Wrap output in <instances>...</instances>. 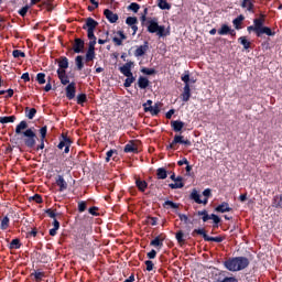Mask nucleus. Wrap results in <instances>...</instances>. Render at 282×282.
<instances>
[{
    "label": "nucleus",
    "mask_w": 282,
    "mask_h": 282,
    "mask_svg": "<svg viewBox=\"0 0 282 282\" xmlns=\"http://www.w3.org/2000/svg\"><path fill=\"white\" fill-rule=\"evenodd\" d=\"M15 134L21 135V140L28 149H34L36 147V132L28 128V121H21L15 127Z\"/></svg>",
    "instance_id": "f257e3e1"
},
{
    "label": "nucleus",
    "mask_w": 282,
    "mask_h": 282,
    "mask_svg": "<svg viewBox=\"0 0 282 282\" xmlns=\"http://www.w3.org/2000/svg\"><path fill=\"white\" fill-rule=\"evenodd\" d=\"M224 265L229 272H240V270H246L250 265V260L246 257L229 258L224 262Z\"/></svg>",
    "instance_id": "f03ea898"
},
{
    "label": "nucleus",
    "mask_w": 282,
    "mask_h": 282,
    "mask_svg": "<svg viewBox=\"0 0 282 282\" xmlns=\"http://www.w3.org/2000/svg\"><path fill=\"white\" fill-rule=\"evenodd\" d=\"M147 28L150 34H156V36H160V39H162V36H166V28L164 25H160L156 18L148 20Z\"/></svg>",
    "instance_id": "7ed1b4c3"
},
{
    "label": "nucleus",
    "mask_w": 282,
    "mask_h": 282,
    "mask_svg": "<svg viewBox=\"0 0 282 282\" xmlns=\"http://www.w3.org/2000/svg\"><path fill=\"white\" fill-rule=\"evenodd\" d=\"M96 28H98V22L94 20V18H87L86 23L83 26V30H87L89 41L96 39V35L94 34V30H96Z\"/></svg>",
    "instance_id": "20e7f679"
},
{
    "label": "nucleus",
    "mask_w": 282,
    "mask_h": 282,
    "mask_svg": "<svg viewBox=\"0 0 282 282\" xmlns=\"http://www.w3.org/2000/svg\"><path fill=\"white\" fill-rule=\"evenodd\" d=\"M176 144H184L185 147H191V140H184V135H175L169 149H175Z\"/></svg>",
    "instance_id": "39448f33"
},
{
    "label": "nucleus",
    "mask_w": 282,
    "mask_h": 282,
    "mask_svg": "<svg viewBox=\"0 0 282 282\" xmlns=\"http://www.w3.org/2000/svg\"><path fill=\"white\" fill-rule=\"evenodd\" d=\"M69 147H72V140H69V138L63 135V139L58 143L57 148L61 150L64 149V153H69Z\"/></svg>",
    "instance_id": "423d86ee"
},
{
    "label": "nucleus",
    "mask_w": 282,
    "mask_h": 282,
    "mask_svg": "<svg viewBox=\"0 0 282 282\" xmlns=\"http://www.w3.org/2000/svg\"><path fill=\"white\" fill-rule=\"evenodd\" d=\"M148 51H149V42H144L143 45H140L137 47V50L134 51V56H137V58H140V56H144Z\"/></svg>",
    "instance_id": "0eeeda50"
},
{
    "label": "nucleus",
    "mask_w": 282,
    "mask_h": 282,
    "mask_svg": "<svg viewBox=\"0 0 282 282\" xmlns=\"http://www.w3.org/2000/svg\"><path fill=\"white\" fill-rule=\"evenodd\" d=\"M131 67H133V62H128L123 66H121L119 70L126 77L133 76V73H131Z\"/></svg>",
    "instance_id": "6e6552de"
},
{
    "label": "nucleus",
    "mask_w": 282,
    "mask_h": 282,
    "mask_svg": "<svg viewBox=\"0 0 282 282\" xmlns=\"http://www.w3.org/2000/svg\"><path fill=\"white\" fill-rule=\"evenodd\" d=\"M66 97L68 98V100H73V98L76 97V84L75 83H70L66 87Z\"/></svg>",
    "instance_id": "1a4fd4ad"
},
{
    "label": "nucleus",
    "mask_w": 282,
    "mask_h": 282,
    "mask_svg": "<svg viewBox=\"0 0 282 282\" xmlns=\"http://www.w3.org/2000/svg\"><path fill=\"white\" fill-rule=\"evenodd\" d=\"M164 239H166V237H164V235H160L151 240L150 246H153L154 248H162V246H164Z\"/></svg>",
    "instance_id": "9d476101"
},
{
    "label": "nucleus",
    "mask_w": 282,
    "mask_h": 282,
    "mask_svg": "<svg viewBox=\"0 0 282 282\" xmlns=\"http://www.w3.org/2000/svg\"><path fill=\"white\" fill-rule=\"evenodd\" d=\"M124 153H138V142L130 141L124 147Z\"/></svg>",
    "instance_id": "9b49d317"
},
{
    "label": "nucleus",
    "mask_w": 282,
    "mask_h": 282,
    "mask_svg": "<svg viewBox=\"0 0 282 282\" xmlns=\"http://www.w3.org/2000/svg\"><path fill=\"white\" fill-rule=\"evenodd\" d=\"M73 50H74L75 54H80V52H83V50H85V42L80 39H76L75 43L73 45Z\"/></svg>",
    "instance_id": "f8f14e48"
},
{
    "label": "nucleus",
    "mask_w": 282,
    "mask_h": 282,
    "mask_svg": "<svg viewBox=\"0 0 282 282\" xmlns=\"http://www.w3.org/2000/svg\"><path fill=\"white\" fill-rule=\"evenodd\" d=\"M116 34L117 36H115L112 41L115 45L120 46L122 45V41H127V35H124V32L122 31H118Z\"/></svg>",
    "instance_id": "ddd939ff"
},
{
    "label": "nucleus",
    "mask_w": 282,
    "mask_h": 282,
    "mask_svg": "<svg viewBox=\"0 0 282 282\" xmlns=\"http://www.w3.org/2000/svg\"><path fill=\"white\" fill-rule=\"evenodd\" d=\"M257 36H261L262 34H267V36H274V32H272V29L268 26H261L260 29L256 30Z\"/></svg>",
    "instance_id": "4468645a"
},
{
    "label": "nucleus",
    "mask_w": 282,
    "mask_h": 282,
    "mask_svg": "<svg viewBox=\"0 0 282 282\" xmlns=\"http://www.w3.org/2000/svg\"><path fill=\"white\" fill-rule=\"evenodd\" d=\"M183 102H188L191 100V85L186 84L183 88V94L181 95Z\"/></svg>",
    "instance_id": "2eb2a0df"
},
{
    "label": "nucleus",
    "mask_w": 282,
    "mask_h": 282,
    "mask_svg": "<svg viewBox=\"0 0 282 282\" xmlns=\"http://www.w3.org/2000/svg\"><path fill=\"white\" fill-rule=\"evenodd\" d=\"M104 14L106 17V19L110 22V23H117L118 21V15L116 13H113L111 10L106 9L104 11Z\"/></svg>",
    "instance_id": "dca6fc26"
},
{
    "label": "nucleus",
    "mask_w": 282,
    "mask_h": 282,
    "mask_svg": "<svg viewBox=\"0 0 282 282\" xmlns=\"http://www.w3.org/2000/svg\"><path fill=\"white\" fill-rule=\"evenodd\" d=\"M57 76H58L62 85H69V77L65 73V69H57Z\"/></svg>",
    "instance_id": "f3484780"
},
{
    "label": "nucleus",
    "mask_w": 282,
    "mask_h": 282,
    "mask_svg": "<svg viewBox=\"0 0 282 282\" xmlns=\"http://www.w3.org/2000/svg\"><path fill=\"white\" fill-rule=\"evenodd\" d=\"M162 107V104H155L154 106L145 107V112H149L152 116H158L160 113V108Z\"/></svg>",
    "instance_id": "a211bd4d"
},
{
    "label": "nucleus",
    "mask_w": 282,
    "mask_h": 282,
    "mask_svg": "<svg viewBox=\"0 0 282 282\" xmlns=\"http://www.w3.org/2000/svg\"><path fill=\"white\" fill-rule=\"evenodd\" d=\"M241 8H245L248 12H254V2L252 0H242Z\"/></svg>",
    "instance_id": "6ab92c4d"
},
{
    "label": "nucleus",
    "mask_w": 282,
    "mask_h": 282,
    "mask_svg": "<svg viewBox=\"0 0 282 282\" xmlns=\"http://www.w3.org/2000/svg\"><path fill=\"white\" fill-rule=\"evenodd\" d=\"M171 127L173 129V131H175L176 133H180V131H182V129H184V121H171Z\"/></svg>",
    "instance_id": "aec40b11"
},
{
    "label": "nucleus",
    "mask_w": 282,
    "mask_h": 282,
    "mask_svg": "<svg viewBox=\"0 0 282 282\" xmlns=\"http://www.w3.org/2000/svg\"><path fill=\"white\" fill-rule=\"evenodd\" d=\"M230 210H232V208H230V205L226 202L216 207V213H230Z\"/></svg>",
    "instance_id": "412c9836"
},
{
    "label": "nucleus",
    "mask_w": 282,
    "mask_h": 282,
    "mask_svg": "<svg viewBox=\"0 0 282 282\" xmlns=\"http://www.w3.org/2000/svg\"><path fill=\"white\" fill-rule=\"evenodd\" d=\"M192 199H194V202H196V204H208V198H205L204 200L199 199V193H197L196 189H194L191 194Z\"/></svg>",
    "instance_id": "4be33fe9"
},
{
    "label": "nucleus",
    "mask_w": 282,
    "mask_h": 282,
    "mask_svg": "<svg viewBox=\"0 0 282 282\" xmlns=\"http://www.w3.org/2000/svg\"><path fill=\"white\" fill-rule=\"evenodd\" d=\"M218 34H219L220 36H224V35H226V34L235 35V31H234V30L231 31V30H230V26L224 24V25L220 28V30H218Z\"/></svg>",
    "instance_id": "5701e85b"
},
{
    "label": "nucleus",
    "mask_w": 282,
    "mask_h": 282,
    "mask_svg": "<svg viewBox=\"0 0 282 282\" xmlns=\"http://www.w3.org/2000/svg\"><path fill=\"white\" fill-rule=\"evenodd\" d=\"M56 184L57 186H59V191H66L67 188V182H65V178H63L62 175H58L57 180H56Z\"/></svg>",
    "instance_id": "b1692460"
},
{
    "label": "nucleus",
    "mask_w": 282,
    "mask_h": 282,
    "mask_svg": "<svg viewBox=\"0 0 282 282\" xmlns=\"http://www.w3.org/2000/svg\"><path fill=\"white\" fill-rule=\"evenodd\" d=\"M58 67L59 69H67V67H69V61L67 59V57H62L59 61H58Z\"/></svg>",
    "instance_id": "393cba45"
},
{
    "label": "nucleus",
    "mask_w": 282,
    "mask_h": 282,
    "mask_svg": "<svg viewBox=\"0 0 282 282\" xmlns=\"http://www.w3.org/2000/svg\"><path fill=\"white\" fill-rule=\"evenodd\" d=\"M138 85L140 89H147L149 87V79L147 77H139Z\"/></svg>",
    "instance_id": "a878e982"
},
{
    "label": "nucleus",
    "mask_w": 282,
    "mask_h": 282,
    "mask_svg": "<svg viewBox=\"0 0 282 282\" xmlns=\"http://www.w3.org/2000/svg\"><path fill=\"white\" fill-rule=\"evenodd\" d=\"M96 58V50L88 48L86 53V63H89Z\"/></svg>",
    "instance_id": "bb28decb"
},
{
    "label": "nucleus",
    "mask_w": 282,
    "mask_h": 282,
    "mask_svg": "<svg viewBox=\"0 0 282 282\" xmlns=\"http://www.w3.org/2000/svg\"><path fill=\"white\" fill-rule=\"evenodd\" d=\"M272 206L273 208H282V195L274 196Z\"/></svg>",
    "instance_id": "cd10ccee"
},
{
    "label": "nucleus",
    "mask_w": 282,
    "mask_h": 282,
    "mask_svg": "<svg viewBox=\"0 0 282 282\" xmlns=\"http://www.w3.org/2000/svg\"><path fill=\"white\" fill-rule=\"evenodd\" d=\"M204 240L205 241H215L216 243H221V241H224V238L223 237H210L208 235H205Z\"/></svg>",
    "instance_id": "c85d7f7f"
},
{
    "label": "nucleus",
    "mask_w": 282,
    "mask_h": 282,
    "mask_svg": "<svg viewBox=\"0 0 282 282\" xmlns=\"http://www.w3.org/2000/svg\"><path fill=\"white\" fill-rule=\"evenodd\" d=\"M14 120H17L15 116L0 117L1 124H8V122H14Z\"/></svg>",
    "instance_id": "c756f323"
},
{
    "label": "nucleus",
    "mask_w": 282,
    "mask_h": 282,
    "mask_svg": "<svg viewBox=\"0 0 282 282\" xmlns=\"http://www.w3.org/2000/svg\"><path fill=\"white\" fill-rule=\"evenodd\" d=\"M9 226H10V218L8 216H6L1 220L0 228H1V230H8Z\"/></svg>",
    "instance_id": "7c9ffc66"
},
{
    "label": "nucleus",
    "mask_w": 282,
    "mask_h": 282,
    "mask_svg": "<svg viewBox=\"0 0 282 282\" xmlns=\"http://www.w3.org/2000/svg\"><path fill=\"white\" fill-rule=\"evenodd\" d=\"M135 184H137V187L139 188V191H141L142 193H144V191H147L148 184L145 183V181L137 180Z\"/></svg>",
    "instance_id": "2f4dec72"
},
{
    "label": "nucleus",
    "mask_w": 282,
    "mask_h": 282,
    "mask_svg": "<svg viewBox=\"0 0 282 282\" xmlns=\"http://www.w3.org/2000/svg\"><path fill=\"white\" fill-rule=\"evenodd\" d=\"M75 64H76L77 69L80 72L83 69V67H85V64H83V56L78 55L75 58Z\"/></svg>",
    "instance_id": "473e14b6"
},
{
    "label": "nucleus",
    "mask_w": 282,
    "mask_h": 282,
    "mask_svg": "<svg viewBox=\"0 0 282 282\" xmlns=\"http://www.w3.org/2000/svg\"><path fill=\"white\" fill-rule=\"evenodd\" d=\"M156 175L159 180H166L167 177L166 170L163 167H160L156 172Z\"/></svg>",
    "instance_id": "72a5a7b5"
},
{
    "label": "nucleus",
    "mask_w": 282,
    "mask_h": 282,
    "mask_svg": "<svg viewBox=\"0 0 282 282\" xmlns=\"http://www.w3.org/2000/svg\"><path fill=\"white\" fill-rule=\"evenodd\" d=\"M171 188H184V183H182V177H177L176 182L173 184H170Z\"/></svg>",
    "instance_id": "f704fd0d"
},
{
    "label": "nucleus",
    "mask_w": 282,
    "mask_h": 282,
    "mask_svg": "<svg viewBox=\"0 0 282 282\" xmlns=\"http://www.w3.org/2000/svg\"><path fill=\"white\" fill-rule=\"evenodd\" d=\"M127 25H129L130 28L133 25H138V18L135 17H128L126 20Z\"/></svg>",
    "instance_id": "c9c22d12"
},
{
    "label": "nucleus",
    "mask_w": 282,
    "mask_h": 282,
    "mask_svg": "<svg viewBox=\"0 0 282 282\" xmlns=\"http://www.w3.org/2000/svg\"><path fill=\"white\" fill-rule=\"evenodd\" d=\"M238 41L241 43V45H243L246 50H250V41H248L246 36L239 37Z\"/></svg>",
    "instance_id": "e433bc0d"
},
{
    "label": "nucleus",
    "mask_w": 282,
    "mask_h": 282,
    "mask_svg": "<svg viewBox=\"0 0 282 282\" xmlns=\"http://www.w3.org/2000/svg\"><path fill=\"white\" fill-rule=\"evenodd\" d=\"M159 8L161 10H171V4L166 0H159Z\"/></svg>",
    "instance_id": "4c0bfd02"
},
{
    "label": "nucleus",
    "mask_w": 282,
    "mask_h": 282,
    "mask_svg": "<svg viewBox=\"0 0 282 282\" xmlns=\"http://www.w3.org/2000/svg\"><path fill=\"white\" fill-rule=\"evenodd\" d=\"M242 22H243V15H239L238 18H236V19L232 21V23H234L236 30H239V29H240L239 25H241Z\"/></svg>",
    "instance_id": "58836bf2"
},
{
    "label": "nucleus",
    "mask_w": 282,
    "mask_h": 282,
    "mask_svg": "<svg viewBox=\"0 0 282 282\" xmlns=\"http://www.w3.org/2000/svg\"><path fill=\"white\" fill-rule=\"evenodd\" d=\"M256 30H259L260 28H263V23H265L264 19H254L253 20Z\"/></svg>",
    "instance_id": "ea45409f"
},
{
    "label": "nucleus",
    "mask_w": 282,
    "mask_h": 282,
    "mask_svg": "<svg viewBox=\"0 0 282 282\" xmlns=\"http://www.w3.org/2000/svg\"><path fill=\"white\" fill-rule=\"evenodd\" d=\"M133 83H135V77L132 76H128L127 79L124 80V87H131V85H133Z\"/></svg>",
    "instance_id": "a19ab883"
},
{
    "label": "nucleus",
    "mask_w": 282,
    "mask_h": 282,
    "mask_svg": "<svg viewBox=\"0 0 282 282\" xmlns=\"http://www.w3.org/2000/svg\"><path fill=\"white\" fill-rule=\"evenodd\" d=\"M12 54L14 58H25V53L20 50H14Z\"/></svg>",
    "instance_id": "79ce46f5"
},
{
    "label": "nucleus",
    "mask_w": 282,
    "mask_h": 282,
    "mask_svg": "<svg viewBox=\"0 0 282 282\" xmlns=\"http://www.w3.org/2000/svg\"><path fill=\"white\" fill-rule=\"evenodd\" d=\"M31 276H34L36 282H41V280L43 279V276H45V274L43 272H34L31 274Z\"/></svg>",
    "instance_id": "37998d69"
},
{
    "label": "nucleus",
    "mask_w": 282,
    "mask_h": 282,
    "mask_svg": "<svg viewBox=\"0 0 282 282\" xmlns=\"http://www.w3.org/2000/svg\"><path fill=\"white\" fill-rule=\"evenodd\" d=\"M198 216L203 217V221H208V219H210V216L208 215V212H206V210L198 212Z\"/></svg>",
    "instance_id": "c03bdc74"
},
{
    "label": "nucleus",
    "mask_w": 282,
    "mask_h": 282,
    "mask_svg": "<svg viewBox=\"0 0 282 282\" xmlns=\"http://www.w3.org/2000/svg\"><path fill=\"white\" fill-rule=\"evenodd\" d=\"M41 140H45L47 138V126H44L40 129Z\"/></svg>",
    "instance_id": "a18cd8bd"
},
{
    "label": "nucleus",
    "mask_w": 282,
    "mask_h": 282,
    "mask_svg": "<svg viewBox=\"0 0 282 282\" xmlns=\"http://www.w3.org/2000/svg\"><path fill=\"white\" fill-rule=\"evenodd\" d=\"M36 80L40 85H45V74L43 73H39L37 74V77H36Z\"/></svg>",
    "instance_id": "49530a36"
},
{
    "label": "nucleus",
    "mask_w": 282,
    "mask_h": 282,
    "mask_svg": "<svg viewBox=\"0 0 282 282\" xmlns=\"http://www.w3.org/2000/svg\"><path fill=\"white\" fill-rule=\"evenodd\" d=\"M83 102H87V95L82 94L77 97V105H83Z\"/></svg>",
    "instance_id": "de8ad7c7"
},
{
    "label": "nucleus",
    "mask_w": 282,
    "mask_h": 282,
    "mask_svg": "<svg viewBox=\"0 0 282 282\" xmlns=\"http://www.w3.org/2000/svg\"><path fill=\"white\" fill-rule=\"evenodd\" d=\"M163 206H164V208H166L167 206L170 208H180V205H177V204H175V203H173L171 200H166Z\"/></svg>",
    "instance_id": "09e8293b"
},
{
    "label": "nucleus",
    "mask_w": 282,
    "mask_h": 282,
    "mask_svg": "<svg viewBox=\"0 0 282 282\" xmlns=\"http://www.w3.org/2000/svg\"><path fill=\"white\" fill-rule=\"evenodd\" d=\"M141 72L147 76H153V74H155V69H152V68H142Z\"/></svg>",
    "instance_id": "8fccbe9b"
},
{
    "label": "nucleus",
    "mask_w": 282,
    "mask_h": 282,
    "mask_svg": "<svg viewBox=\"0 0 282 282\" xmlns=\"http://www.w3.org/2000/svg\"><path fill=\"white\" fill-rule=\"evenodd\" d=\"M99 45H105V43H109V32L105 33V39L98 40Z\"/></svg>",
    "instance_id": "3c124183"
},
{
    "label": "nucleus",
    "mask_w": 282,
    "mask_h": 282,
    "mask_svg": "<svg viewBox=\"0 0 282 282\" xmlns=\"http://www.w3.org/2000/svg\"><path fill=\"white\" fill-rule=\"evenodd\" d=\"M78 210H79V213H85V210H87V203L86 202H80L78 204Z\"/></svg>",
    "instance_id": "603ef678"
},
{
    "label": "nucleus",
    "mask_w": 282,
    "mask_h": 282,
    "mask_svg": "<svg viewBox=\"0 0 282 282\" xmlns=\"http://www.w3.org/2000/svg\"><path fill=\"white\" fill-rule=\"evenodd\" d=\"M129 10H132V12H138V10H140V4L135 3V2H132L130 6H129Z\"/></svg>",
    "instance_id": "864d4df0"
},
{
    "label": "nucleus",
    "mask_w": 282,
    "mask_h": 282,
    "mask_svg": "<svg viewBox=\"0 0 282 282\" xmlns=\"http://www.w3.org/2000/svg\"><path fill=\"white\" fill-rule=\"evenodd\" d=\"M176 240L178 241V243H184V232H176Z\"/></svg>",
    "instance_id": "5fc2aeb1"
},
{
    "label": "nucleus",
    "mask_w": 282,
    "mask_h": 282,
    "mask_svg": "<svg viewBox=\"0 0 282 282\" xmlns=\"http://www.w3.org/2000/svg\"><path fill=\"white\" fill-rule=\"evenodd\" d=\"M117 153L116 150H110L107 152L106 162H110L111 158H113V154Z\"/></svg>",
    "instance_id": "6e6d98bb"
},
{
    "label": "nucleus",
    "mask_w": 282,
    "mask_h": 282,
    "mask_svg": "<svg viewBox=\"0 0 282 282\" xmlns=\"http://www.w3.org/2000/svg\"><path fill=\"white\" fill-rule=\"evenodd\" d=\"M34 116H36V110L34 108H31L26 117L29 118V120H32Z\"/></svg>",
    "instance_id": "4d7b16f0"
},
{
    "label": "nucleus",
    "mask_w": 282,
    "mask_h": 282,
    "mask_svg": "<svg viewBox=\"0 0 282 282\" xmlns=\"http://www.w3.org/2000/svg\"><path fill=\"white\" fill-rule=\"evenodd\" d=\"M145 265H147V270H148V272H151L152 270H153V261H151V260H147L145 261Z\"/></svg>",
    "instance_id": "13d9d810"
},
{
    "label": "nucleus",
    "mask_w": 282,
    "mask_h": 282,
    "mask_svg": "<svg viewBox=\"0 0 282 282\" xmlns=\"http://www.w3.org/2000/svg\"><path fill=\"white\" fill-rule=\"evenodd\" d=\"M11 248H21V245H20V241H19V239H13L12 241H11Z\"/></svg>",
    "instance_id": "bf43d9fd"
},
{
    "label": "nucleus",
    "mask_w": 282,
    "mask_h": 282,
    "mask_svg": "<svg viewBox=\"0 0 282 282\" xmlns=\"http://www.w3.org/2000/svg\"><path fill=\"white\" fill-rule=\"evenodd\" d=\"M209 219H213L214 224H219V221H221V219L219 218V216L212 214L209 216Z\"/></svg>",
    "instance_id": "052dcab7"
},
{
    "label": "nucleus",
    "mask_w": 282,
    "mask_h": 282,
    "mask_svg": "<svg viewBox=\"0 0 282 282\" xmlns=\"http://www.w3.org/2000/svg\"><path fill=\"white\" fill-rule=\"evenodd\" d=\"M46 215H48V217H51V219H56V212L55 210L47 209Z\"/></svg>",
    "instance_id": "680f3d73"
},
{
    "label": "nucleus",
    "mask_w": 282,
    "mask_h": 282,
    "mask_svg": "<svg viewBox=\"0 0 282 282\" xmlns=\"http://www.w3.org/2000/svg\"><path fill=\"white\" fill-rule=\"evenodd\" d=\"M192 235L193 237H195V235H202L204 238V236L206 235V231H204V229H195Z\"/></svg>",
    "instance_id": "e2e57ef3"
},
{
    "label": "nucleus",
    "mask_w": 282,
    "mask_h": 282,
    "mask_svg": "<svg viewBox=\"0 0 282 282\" xmlns=\"http://www.w3.org/2000/svg\"><path fill=\"white\" fill-rule=\"evenodd\" d=\"M28 10H30L29 7H23L20 11H19V14L21 17H25L28 14Z\"/></svg>",
    "instance_id": "0e129e2a"
},
{
    "label": "nucleus",
    "mask_w": 282,
    "mask_h": 282,
    "mask_svg": "<svg viewBox=\"0 0 282 282\" xmlns=\"http://www.w3.org/2000/svg\"><path fill=\"white\" fill-rule=\"evenodd\" d=\"M181 221H184V224H188V216L184 215V214H180L178 215Z\"/></svg>",
    "instance_id": "69168bd1"
},
{
    "label": "nucleus",
    "mask_w": 282,
    "mask_h": 282,
    "mask_svg": "<svg viewBox=\"0 0 282 282\" xmlns=\"http://www.w3.org/2000/svg\"><path fill=\"white\" fill-rule=\"evenodd\" d=\"M156 254H158V252L154 249H152L150 252H148V257L150 259H155Z\"/></svg>",
    "instance_id": "338daca9"
},
{
    "label": "nucleus",
    "mask_w": 282,
    "mask_h": 282,
    "mask_svg": "<svg viewBox=\"0 0 282 282\" xmlns=\"http://www.w3.org/2000/svg\"><path fill=\"white\" fill-rule=\"evenodd\" d=\"M88 50H96V39L95 40H90Z\"/></svg>",
    "instance_id": "774afa93"
}]
</instances>
